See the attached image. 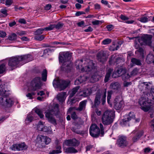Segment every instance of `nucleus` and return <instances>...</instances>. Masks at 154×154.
<instances>
[{"label": "nucleus", "instance_id": "1", "mask_svg": "<svg viewBox=\"0 0 154 154\" xmlns=\"http://www.w3.org/2000/svg\"><path fill=\"white\" fill-rule=\"evenodd\" d=\"M76 68L81 72H86L91 75V77H87V76H81L75 82V85H79L86 81L94 82L98 81L100 76L98 75V72L92 60H77L76 62Z\"/></svg>", "mask_w": 154, "mask_h": 154}, {"label": "nucleus", "instance_id": "2", "mask_svg": "<svg viewBox=\"0 0 154 154\" xmlns=\"http://www.w3.org/2000/svg\"><path fill=\"white\" fill-rule=\"evenodd\" d=\"M139 103L143 110L145 112L149 111L150 117L151 118L154 117L153 105L154 104V97H153L152 99H149L148 97L143 96L140 99Z\"/></svg>", "mask_w": 154, "mask_h": 154}, {"label": "nucleus", "instance_id": "3", "mask_svg": "<svg viewBox=\"0 0 154 154\" xmlns=\"http://www.w3.org/2000/svg\"><path fill=\"white\" fill-rule=\"evenodd\" d=\"M5 85H0V95L2 97L0 98V105L5 107H11L13 104L12 100L9 97V91L5 88Z\"/></svg>", "mask_w": 154, "mask_h": 154}, {"label": "nucleus", "instance_id": "4", "mask_svg": "<svg viewBox=\"0 0 154 154\" xmlns=\"http://www.w3.org/2000/svg\"><path fill=\"white\" fill-rule=\"evenodd\" d=\"M152 36L150 35H146L142 36L141 38H137L135 40L134 47L136 49H139L138 51L140 53H143V49L140 48V45H148L151 46Z\"/></svg>", "mask_w": 154, "mask_h": 154}, {"label": "nucleus", "instance_id": "5", "mask_svg": "<svg viewBox=\"0 0 154 154\" xmlns=\"http://www.w3.org/2000/svg\"><path fill=\"white\" fill-rule=\"evenodd\" d=\"M99 128L97 125L95 124H92L90 127L89 129V132L90 135L92 137H98L100 134H101V136H103L104 134V129L102 124H100Z\"/></svg>", "mask_w": 154, "mask_h": 154}, {"label": "nucleus", "instance_id": "6", "mask_svg": "<svg viewBox=\"0 0 154 154\" xmlns=\"http://www.w3.org/2000/svg\"><path fill=\"white\" fill-rule=\"evenodd\" d=\"M114 116L113 110H107L105 112L102 118V122L104 125H109L113 122Z\"/></svg>", "mask_w": 154, "mask_h": 154}, {"label": "nucleus", "instance_id": "7", "mask_svg": "<svg viewBox=\"0 0 154 154\" xmlns=\"http://www.w3.org/2000/svg\"><path fill=\"white\" fill-rule=\"evenodd\" d=\"M106 89L99 91L96 94L94 100V106H96L100 103V100L102 101V104H104L106 102Z\"/></svg>", "mask_w": 154, "mask_h": 154}, {"label": "nucleus", "instance_id": "8", "mask_svg": "<svg viewBox=\"0 0 154 154\" xmlns=\"http://www.w3.org/2000/svg\"><path fill=\"white\" fill-rule=\"evenodd\" d=\"M70 83L69 81H66L58 79H54L53 82L54 87L55 88H59L60 91L63 90L68 87Z\"/></svg>", "mask_w": 154, "mask_h": 154}, {"label": "nucleus", "instance_id": "9", "mask_svg": "<svg viewBox=\"0 0 154 154\" xmlns=\"http://www.w3.org/2000/svg\"><path fill=\"white\" fill-rule=\"evenodd\" d=\"M59 111L58 105L57 104L53 109L48 110L45 112V117L48 121L54 125H56V122L55 119L53 118V115L56 114Z\"/></svg>", "mask_w": 154, "mask_h": 154}, {"label": "nucleus", "instance_id": "10", "mask_svg": "<svg viewBox=\"0 0 154 154\" xmlns=\"http://www.w3.org/2000/svg\"><path fill=\"white\" fill-rule=\"evenodd\" d=\"M41 79L40 77L34 78L30 82L28 87L29 91H34L39 89L41 87Z\"/></svg>", "mask_w": 154, "mask_h": 154}, {"label": "nucleus", "instance_id": "11", "mask_svg": "<svg viewBox=\"0 0 154 154\" xmlns=\"http://www.w3.org/2000/svg\"><path fill=\"white\" fill-rule=\"evenodd\" d=\"M72 56V54L68 52L60 53L59 57L60 63L64 64V63L70 61Z\"/></svg>", "mask_w": 154, "mask_h": 154}, {"label": "nucleus", "instance_id": "12", "mask_svg": "<svg viewBox=\"0 0 154 154\" xmlns=\"http://www.w3.org/2000/svg\"><path fill=\"white\" fill-rule=\"evenodd\" d=\"M8 65L12 69H15L19 66H20L18 56L10 58L9 60Z\"/></svg>", "mask_w": 154, "mask_h": 154}, {"label": "nucleus", "instance_id": "13", "mask_svg": "<svg viewBox=\"0 0 154 154\" xmlns=\"http://www.w3.org/2000/svg\"><path fill=\"white\" fill-rule=\"evenodd\" d=\"M114 107L117 110L122 109L124 106V102L121 96L117 97L114 101Z\"/></svg>", "mask_w": 154, "mask_h": 154}, {"label": "nucleus", "instance_id": "14", "mask_svg": "<svg viewBox=\"0 0 154 154\" xmlns=\"http://www.w3.org/2000/svg\"><path fill=\"white\" fill-rule=\"evenodd\" d=\"M21 65H22L33 60L32 56L28 54L24 55L18 56Z\"/></svg>", "mask_w": 154, "mask_h": 154}, {"label": "nucleus", "instance_id": "15", "mask_svg": "<svg viewBox=\"0 0 154 154\" xmlns=\"http://www.w3.org/2000/svg\"><path fill=\"white\" fill-rule=\"evenodd\" d=\"M27 146L24 143L21 144H15L13 145L10 147V149L13 151H20L27 148Z\"/></svg>", "mask_w": 154, "mask_h": 154}, {"label": "nucleus", "instance_id": "16", "mask_svg": "<svg viewBox=\"0 0 154 154\" xmlns=\"http://www.w3.org/2000/svg\"><path fill=\"white\" fill-rule=\"evenodd\" d=\"M117 144L119 146L123 148L127 146L128 143L126 140V137L123 136H119L117 142Z\"/></svg>", "mask_w": 154, "mask_h": 154}, {"label": "nucleus", "instance_id": "17", "mask_svg": "<svg viewBox=\"0 0 154 154\" xmlns=\"http://www.w3.org/2000/svg\"><path fill=\"white\" fill-rule=\"evenodd\" d=\"M135 115L133 112H130L128 114H126L124 116V118L122 119V123L124 124H126L131 120L134 119Z\"/></svg>", "mask_w": 154, "mask_h": 154}, {"label": "nucleus", "instance_id": "18", "mask_svg": "<svg viewBox=\"0 0 154 154\" xmlns=\"http://www.w3.org/2000/svg\"><path fill=\"white\" fill-rule=\"evenodd\" d=\"M97 57L98 60L102 63H103L106 60V54L102 51H101L98 54Z\"/></svg>", "mask_w": 154, "mask_h": 154}, {"label": "nucleus", "instance_id": "19", "mask_svg": "<svg viewBox=\"0 0 154 154\" xmlns=\"http://www.w3.org/2000/svg\"><path fill=\"white\" fill-rule=\"evenodd\" d=\"M126 69H125L121 68L118 69L116 72L113 73L112 75V77L114 78H116L122 76V75L125 72Z\"/></svg>", "mask_w": 154, "mask_h": 154}, {"label": "nucleus", "instance_id": "20", "mask_svg": "<svg viewBox=\"0 0 154 154\" xmlns=\"http://www.w3.org/2000/svg\"><path fill=\"white\" fill-rule=\"evenodd\" d=\"M98 89L97 85H94L91 88H86L84 89L86 93L88 95V96L90 95L93 92L96 91Z\"/></svg>", "mask_w": 154, "mask_h": 154}, {"label": "nucleus", "instance_id": "21", "mask_svg": "<svg viewBox=\"0 0 154 154\" xmlns=\"http://www.w3.org/2000/svg\"><path fill=\"white\" fill-rule=\"evenodd\" d=\"M34 115L32 113H30L28 114L25 120V123L26 125L29 124L33 120V116Z\"/></svg>", "mask_w": 154, "mask_h": 154}, {"label": "nucleus", "instance_id": "22", "mask_svg": "<svg viewBox=\"0 0 154 154\" xmlns=\"http://www.w3.org/2000/svg\"><path fill=\"white\" fill-rule=\"evenodd\" d=\"M66 93L65 92H62L60 93L59 94L57 95V98L58 100L59 101H63L66 98Z\"/></svg>", "mask_w": 154, "mask_h": 154}, {"label": "nucleus", "instance_id": "23", "mask_svg": "<svg viewBox=\"0 0 154 154\" xmlns=\"http://www.w3.org/2000/svg\"><path fill=\"white\" fill-rule=\"evenodd\" d=\"M110 88L114 91H116L120 88V85L117 82H112L110 85Z\"/></svg>", "mask_w": 154, "mask_h": 154}, {"label": "nucleus", "instance_id": "24", "mask_svg": "<svg viewBox=\"0 0 154 154\" xmlns=\"http://www.w3.org/2000/svg\"><path fill=\"white\" fill-rule=\"evenodd\" d=\"M143 131H140L138 132L136 135L134 136L132 139V141L133 142H135L138 140L143 134Z\"/></svg>", "mask_w": 154, "mask_h": 154}, {"label": "nucleus", "instance_id": "25", "mask_svg": "<svg viewBox=\"0 0 154 154\" xmlns=\"http://www.w3.org/2000/svg\"><path fill=\"white\" fill-rule=\"evenodd\" d=\"M149 85L147 82H143L140 84L138 86L139 88L141 91H142L144 89H145L146 91L148 89V87Z\"/></svg>", "mask_w": 154, "mask_h": 154}, {"label": "nucleus", "instance_id": "26", "mask_svg": "<svg viewBox=\"0 0 154 154\" xmlns=\"http://www.w3.org/2000/svg\"><path fill=\"white\" fill-rule=\"evenodd\" d=\"M45 140V137L41 135H38L36 139V143L41 145L44 143L43 141Z\"/></svg>", "mask_w": 154, "mask_h": 154}, {"label": "nucleus", "instance_id": "27", "mask_svg": "<svg viewBox=\"0 0 154 154\" xmlns=\"http://www.w3.org/2000/svg\"><path fill=\"white\" fill-rule=\"evenodd\" d=\"M113 69L111 68L109 69L108 70L104 79V82H107L109 80L111 72L113 71Z\"/></svg>", "mask_w": 154, "mask_h": 154}, {"label": "nucleus", "instance_id": "28", "mask_svg": "<svg viewBox=\"0 0 154 154\" xmlns=\"http://www.w3.org/2000/svg\"><path fill=\"white\" fill-rule=\"evenodd\" d=\"M44 127V122L40 121L37 125V129L38 131H42Z\"/></svg>", "mask_w": 154, "mask_h": 154}, {"label": "nucleus", "instance_id": "29", "mask_svg": "<svg viewBox=\"0 0 154 154\" xmlns=\"http://www.w3.org/2000/svg\"><path fill=\"white\" fill-rule=\"evenodd\" d=\"M34 110L35 112L39 116L41 119H42L44 118V115L41 109L35 108V109Z\"/></svg>", "mask_w": 154, "mask_h": 154}, {"label": "nucleus", "instance_id": "30", "mask_svg": "<svg viewBox=\"0 0 154 154\" xmlns=\"http://www.w3.org/2000/svg\"><path fill=\"white\" fill-rule=\"evenodd\" d=\"M65 152L67 153H75L78 152V151L73 147H69L65 149Z\"/></svg>", "mask_w": 154, "mask_h": 154}, {"label": "nucleus", "instance_id": "31", "mask_svg": "<svg viewBox=\"0 0 154 154\" xmlns=\"http://www.w3.org/2000/svg\"><path fill=\"white\" fill-rule=\"evenodd\" d=\"M112 93V91H108L107 92V101L108 103L109 104L111 107L112 106V104L110 102V99L111 98V95Z\"/></svg>", "mask_w": 154, "mask_h": 154}, {"label": "nucleus", "instance_id": "32", "mask_svg": "<svg viewBox=\"0 0 154 154\" xmlns=\"http://www.w3.org/2000/svg\"><path fill=\"white\" fill-rule=\"evenodd\" d=\"M56 149L53 150L50 153V154H54L59 153L61 152L62 151L61 150V147L60 146H57L56 147Z\"/></svg>", "mask_w": 154, "mask_h": 154}, {"label": "nucleus", "instance_id": "33", "mask_svg": "<svg viewBox=\"0 0 154 154\" xmlns=\"http://www.w3.org/2000/svg\"><path fill=\"white\" fill-rule=\"evenodd\" d=\"M86 101V100H84L81 102L80 103L79 106L78 108L79 110L80 111H81L85 107Z\"/></svg>", "mask_w": 154, "mask_h": 154}, {"label": "nucleus", "instance_id": "34", "mask_svg": "<svg viewBox=\"0 0 154 154\" xmlns=\"http://www.w3.org/2000/svg\"><path fill=\"white\" fill-rule=\"evenodd\" d=\"M122 77L123 80L125 81L126 80L130 78V75L128 73L126 72V70L125 72L123 73L122 75Z\"/></svg>", "mask_w": 154, "mask_h": 154}, {"label": "nucleus", "instance_id": "35", "mask_svg": "<svg viewBox=\"0 0 154 154\" xmlns=\"http://www.w3.org/2000/svg\"><path fill=\"white\" fill-rule=\"evenodd\" d=\"M131 62L134 64L137 65H140L141 64L140 61L139 60L136 58H132L131 60Z\"/></svg>", "mask_w": 154, "mask_h": 154}, {"label": "nucleus", "instance_id": "36", "mask_svg": "<svg viewBox=\"0 0 154 154\" xmlns=\"http://www.w3.org/2000/svg\"><path fill=\"white\" fill-rule=\"evenodd\" d=\"M137 20L142 23H146L149 21L148 18L146 17H143L138 19Z\"/></svg>", "mask_w": 154, "mask_h": 154}, {"label": "nucleus", "instance_id": "37", "mask_svg": "<svg viewBox=\"0 0 154 154\" xmlns=\"http://www.w3.org/2000/svg\"><path fill=\"white\" fill-rule=\"evenodd\" d=\"M79 86H77L75 88H73L71 91L70 94V96L72 97L77 92L78 89H79Z\"/></svg>", "mask_w": 154, "mask_h": 154}, {"label": "nucleus", "instance_id": "38", "mask_svg": "<svg viewBox=\"0 0 154 154\" xmlns=\"http://www.w3.org/2000/svg\"><path fill=\"white\" fill-rule=\"evenodd\" d=\"M17 38L16 34L14 33H12L11 34L8 36V38L9 40L11 41L16 40Z\"/></svg>", "mask_w": 154, "mask_h": 154}, {"label": "nucleus", "instance_id": "39", "mask_svg": "<svg viewBox=\"0 0 154 154\" xmlns=\"http://www.w3.org/2000/svg\"><path fill=\"white\" fill-rule=\"evenodd\" d=\"M47 71L45 69L43 71L42 73V80L44 81H45L47 80Z\"/></svg>", "mask_w": 154, "mask_h": 154}, {"label": "nucleus", "instance_id": "40", "mask_svg": "<svg viewBox=\"0 0 154 154\" xmlns=\"http://www.w3.org/2000/svg\"><path fill=\"white\" fill-rule=\"evenodd\" d=\"M79 144V142L75 139H73L71 140V146H78Z\"/></svg>", "mask_w": 154, "mask_h": 154}, {"label": "nucleus", "instance_id": "41", "mask_svg": "<svg viewBox=\"0 0 154 154\" xmlns=\"http://www.w3.org/2000/svg\"><path fill=\"white\" fill-rule=\"evenodd\" d=\"M154 59V56L152 54H149L146 58V60L149 62V63H151L152 61Z\"/></svg>", "mask_w": 154, "mask_h": 154}, {"label": "nucleus", "instance_id": "42", "mask_svg": "<svg viewBox=\"0 0 154 154\" xmlns=\"http://www.w3.org/2000/svg\"><path fill=\"white\" fill-rule=\"evenodd\" d=\"M42 131L47 132L49 134H50L52 132V130L50 127H47L45 126Z\"/></svg>", "mask_w": 154, "mask_h": 154}, {"label": "nucleus", "instance_id": "43", "mask_svg": "<svg viewBox=\"0 0 154 154\" xmlns=\"http://www.w3.org/2000/svg\"><path fill=\"white\" fill-rule=\"evenodd\" d=\"M44 38V36L43 35H39L36 34L34 37L35 39L37 40L42 41Z\"/></svg>", "mask_w": 154, "mask_h": 154}, {"label": "nucleus", "instance_id": "44", "mask_svg": "<svg viewBox=\"0 0 154 154\" xmlns=\"http://www.w3.org/2000/svg\"><path fill=\"white\" fill-rule=\"evenodd\" d=\"M139 73V69L135 68L131 72V76L137 75Z\"/></svg>", "mask_w": 154, "mask_h": 154}, {"label": "nucleus", "instance_id": "45", "mask_svg": "<svg viewBox=\"0 0 154 154\" xmlns=\"http://www.w3.org/2000/svg\"><path fill=\"white\" fill-rule=\"evenodd\" d=\"M55 28V25L51 24L49 26L45 28V31H51L53 30Z\"/></svg>", "mask_w": 154, "mask_h": 154}, {"label": "nucleus", "instance_id": "46", "mask_svg": "<svg viewBox=\"0 0 154 154\" xmlns=\"http://www.w3.org/2000/svg\"><path fill=\"white\" fill-rule=\"evenodd\" d=\"M112 42L111 39L106 38L103 41L102 43L103 45H106L110 44Z\"/></svg>", "mask_w": 154, "mask_h": 154}, {"label": "nucleus", "instance_id": "47", "mask_svg": "<svg viewBox=\"0 0 154 154\" xmlns=\"http://www.w3.org/2000/svg\"><path fill=\"white\" fill-rule=\"evenodd\" d=\"M84 89L81 91L79 93V96L85 97L88 96V95L86 93Z\"/></svg>", "mask_w": 154, "mask_h": 154}, {"label": "nucleus", "instance_id": "48", "mask_svg": "<svg viewBox=\"0 0 154 154\" xmlns=\"http://www.w3.org/2000/svg\"><path fill=\"white\" fill-rule=\"evenodd\" d=\"M51 141V140L50 138L47 137H45V140H44L43 142L44 143H45L46 144L48 145L49 143Z\"/></svg>", "mask_w": 154, "mask_h": 154}, {"label": "nucleus", "instance_id": "49", "mask_svg": "<svg viewBox=\"0 0 154 154\" xmlns=\"http://www.w3.org/2000/svg\"><path fill=\"white\" fill-rule=\"evenodd\" d=\"M5 65L4 64H1L0 66V74L2 73L5 71Z\"/></svg>", "mask_w": 154, "mask_h": 154}, {"label": "nucleus", "instance_id": "50", "mask_svg": "<svg viewBox=\"0 0 154 154\" xmlns=\"http://www.w3.org/2000/svg\"><path fill=\"white\" fill-rule=\"evenodd\" d=\"M45 31L44 28H40L37 30L36 32V34L40 35L43 33V31Z\"/></svg>", "mask_w": 154, "mask_h": 154}, {"label": "nucleus", "instance_id": "51", "mask_svg": "<svg viewBox=\"0 0 154 154\" xmlns=\"http://www.w3.org/2000/svg\"><path fill=\"white\" fill-rule=\"evenodd\" d=\"M64 145L68 146H71V140H67L65 141L63 143Z\"/></svg>", "mask_w": 154, "mask_h": 154}, {"label": "nucleus", "instance_id": "52", "mask_svg": "<svg viewBox=\"0 0 154 154\" xmlns=\"http://www.w3.org/2000/svg\"><path fill=\"white\" fill-rule=\"evenodd\" d=\"M0 12L3 14L5 16L8 15L7 11L6 8H3L1 9L0 10Z\"/></svg>", "mask_w": 154, "mask_h": 154}, {"label": "nucleus", "instance_id": "53", "mask_svg": "<svg viewBox=\"0 0 154 154\" xmlns=\"http://www.w3.org/2000/svg\"><path fill=\"white\" fill-rule=\"evenodd\" d=\"M63 25V23L59 22L57 25H55V28L57 29H59L62 28Z\"/></svg>", "mask_w": 154, "mask_h": 154}, {"label": "nucleus", "instance_id": "54", "mask_svg": "<svg viewBox=\"0 0 154 154\" xmlns=\"http://www.w3.org/2000/svg\"><path fill=\"white\" fill-rule=\"evenodd\" d=\"M35 94V93H28L26 95V96L29 99H33L32 96L34 95Z\"/></svg>", "mask_w": 154, "mask_h": 154}, {"label": "nucleus", "instance_id": "55", "mask_svg": "<svg viewBox=\"0 0 154 154\" xmlns=\"http://www.w3.org/2000/svg\"><path fill=\"white\" fill-rule=\"evenodd\" d=\"M13 3V0H6L5 5L9 6L11 5Z\"/></svg>", "mask_w": 154, "mask_h": 154}, {"label": "nucleus", "instance_id": "56", "mask_svg": "<svg viewBox=\"0 0 154 154\" xmlns=\"http://www.w3.org/2000/svg\"><path fill=\"white\" fill-rule=\"evenodd\" d=\"M120 18L122 20L125 21L129 19L128 17L122 14L121 15Z\"/></svg>", "mask_w": 154, "mask_h": 154}, {"label": "nucleus", "instance_id": "57", "mask_svg": "<svg viewBox=\"0 0 154 154\" xmlns=\"http://www.w3.org/2000/svg\"><path fill=\"white\" fill-rule=\"evenodd\" d=\"M7 115L6 116H2L0 118V123L2 122L5 119L8 117Z\"/></svg>", "mask_w": 154, "mask_h": 154}, {"label": "nucleus", "instance_id": "58", "mask_svg": "<svg viewBox=\"0 0 154 154\" xmlns=\"http://www.w3.org/2000/svg\"><path fill=\"white\" fill-rule=\"evenodd\" d=\"M6 35V33L5 32L3 31H0V37L4 38Z\"/></svg>", "mask_w": 154, "mask_h": 154}, {"label": "nucleus", "instance_id": "59", "mask_svg": "<svg viewBox=\"0 0 154 154\" xmlns=\"http://www.w3.org/2000/svg\"><path fill=\"white\" fill-rule=\"evenodd\" d=\"M94 8L96 10H100L101 8L100 5L98 4H96L94 5Z\"/></svg>", "mask_w": 154, "mask_h": 154}, {"label": "nucleus", "instance_id": "60", "mask_svg": "<svg viewBox=\"0 0 154 154\" xmlns=\"http://www.w3.org/2000/svg\"><path fill=\"white\" fill-rule=\"evenodd\" d=\"M100 21L99 20H95L94 21H93L92 22V24L93 25H97L100 24Z\"/></svg>", "mask_w": 154, "mask_h": 154}, {"label": "nucleus", "instance_id": "61", "mask_svg": "<svg viewBox=\"0 0 154 154\" xmlns=\"http://www.w3.org/2000/svg\"><path fill=\"white\" fill-rule=\"evenodd\" d=\"M106 28H107L108 31H111L113 28V26L112 25H107L106 26Z\"/></svg>", "mask_w": 154, "mask_h": 154}, {"label": "nucleus", "instance_id": "62", "mask_svg": "<svg viewBox=\"0 0 154 154\" xmlns=\"http://www.w3.org/2000/svg\"><path fill=\"white\" fill-rule=\"evenodd\" d=\"M93 29L91 26H89L88 28L85 29L84 31L85 32H91L93 31Z\"/></svg>", "mask_w": 154, "mask_h": 154}, {"label": "nucleus", "instance_id": "63", "mask_svg": "<svg viewBox=\"0 0 154 154\" xmlns=\"http://www.w3.org/2000/svg\"><path fill=\"white\" fill-rule=\"evenodd\" d=\"M19 22L21 23L26 24V22L24 19H20L18 20Z\"/></svg>", "mask_w": 154, "mask_h": 154}, {"label": "nucleus", "instance_id": "64", "mask_svg": "<svg viewBox=\"0 0 154 154\" xmlns=\"http://www.w3.org/2000/svg\"><path fill=\"white\" fill-rule=\"evenodd\" d=\"M150 123L151 127L154 131V119L151 121Z\"/></svg>", "mask_w": 154, "mask_h": 154}]
</instances>
